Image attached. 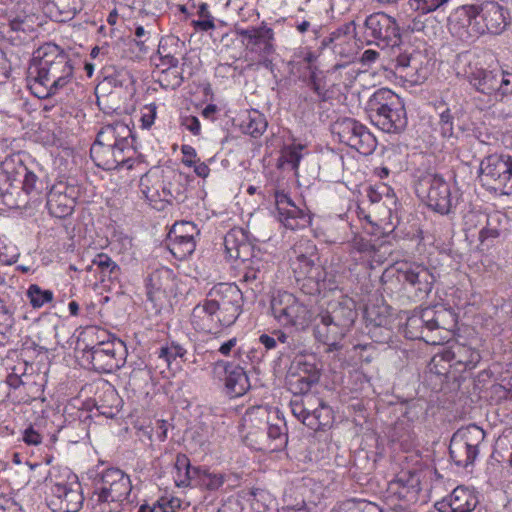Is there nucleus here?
<instances>
[{"label": "nucleus", "instance_id": "1", "mask_svg": "<svg viewBox=\"0 0 512 512\" xmlns=\"http://www.w3.org/2000/svg\"><path fill=\"white\" fill-rule=\"evenodd\" d=\"M73 66L57 45L46 44L34 53L28 68V82L39 99L59 94L72 80Z\"/></svg>", "mask_w": 512, "mask_h": 512}, {"label": "nucleus", "instance_id": "2", "mask_svg": "<svg viewBox=\"0 0 512 512\" xmlns=\"http://www.w3.org/2000/svg\"><path fill=\"white\" fill-rule=\"evenodd\" d=\"M134 136L124 122H114L100 129L90 148L94 163L104 170H114L120 166L132 167Z\"/></svg>", "mask_w": 512, "mask_h": 512}, {"label": "nucleus", "instance_id": "3", "mask_svg": "<svg viewBox=\"0 0 512 512\" xmlns=\"http://www.w3.org/2000/svg\"><path fill=\"white\" fill-rule=\"evenodd\" d=\"M130 477L118 468H108L94 479L90 498L92 512H120L131 499Z\"/></svg>", "mask_w": 512, "mask_h": 512}, {"label": "nucleus", "instance_id": "4", "mask_svg": "<svg viewBox=\"0 0 512 512\" xmlns=\"http://www.w3.org/2000/svg\"><path fill=\"white\" fill-rule=\"evenodd\" d=\"M188 177L170 167L153 168L140 179V190L150 203H181L186 199ZM162 209L163 205L157 207Z\"/></svg>", "mask_w": 512, "mask_h": 512}, {"label": "nucleus", "instance_id": "5", "mask_svg": "<svg viewBox=\"0 0 512 512\" xmlns=\"http://www.w3.org/2000/svg\"><path fill=\"white\" fill-rule=\"evenodd\" d=\"M371 122L387 133H401L407 126V116L402 99L390 89L374 92L367 102Z\"/></svg>", "mask_w": 512, "mask_h": 512}, {"label": "nucleus", "instance_id": "6", "mask_svg": "<svg viewBox=\"0 0 512 512\" xmlns=\"http://www.w3.org/2000/svg\"><path fill=\"white\" fill-rule=\"evenodd\" d=\"M270 305L272 315L278 323L297 330L307 329L319 315L312 309V303H306L305 299L299 300L287 291L275 293Z\"/></svg>", "mask_w": 512, "mask_h": 512}, {"label": "nucleus", "instance_id": "7", "mask_svg": "<svg viewBox=\"0 0 512 512\" xmlns=\"http://www.w3.org/2000/svg\"><path fill=\"white\" fill-rule=\"evenodd\" d=\"M485 431L475 424L459 428L451 437L449 454L459 467L472 466L480 453Z\"/></svg>", "mask_w": 512, "mask_h": 512}, {"label": "nucleus", "instance_id": "8", "mask_svg": "<svg viewBox=\"0 0 512 512\" xmlns=\"http://www.w3.org/2000/svg\"><path fill=\"white\" fill-rule=\"evenodd\" d=\"M331 135L363 155L371 154L377 141L374 135L359 121L353 118H341L329 126Z\"/></svg>", "mask_w": 512, "mask_h": 512}, {"label": "nucleus", "instance_id": "9", "mask_svg": "<svg viewBox=\"0 0 512 512\" xmlns=\"http://www.w3.org/2000/svg\"><path fill=\"white\" fill-rule=\"evenodd\" d=\"M354 31V22H347L331 31L329 36L322 40V59L327 67L337 70L345 66L346 62L342 59L351 53Z\"/></svg>", "mask_w": 512, "mask_h": 512}, {"label": "nucleus", "instance_id": "10", "mask_svg": "<svg viewBox=\"0 0 512 512\" xmlns=\"http://www.w3.org/2000/svg\"><path fill=\"white\" fill-rule=\"evenodd\" d=\"M83 502L82 486L75 474L69 473L67 479L51 485L47 505L53 512H78Z\"/></svg>", "mask_w": 512, "mask_h": 512}, {"label": "nucleus", "instance_id": "11", "mask_svg": "<svg viewBox=\"0 0 512 512\" xmlns=\"http://www.w3.org/2000/svg\"><path fill=\"white\" fill-rule=\"evenodd\" d=\"M463 10L468 17L469 25H474L480 34L487 32L497 35L507 26L505 10L497 2L487 1L481 6H465Z\"/></svg>", "mask_w": 512, "mask_h": 512}, {"label": "nucleus", "instance_id": "12", "mask_svg": "<svg viewBox=\"0 0 512 512\" xmlns=\"http://www.w3.org/2000/svg\"><path fill=\"white\" fill-rule=\"evenodd\" d=\"M416 193L429 208L446 215L452 208V197L449 184L437 174L422 176L416 184Z\"/></svg>", "mask_w": 512, "mask_h": 512}, {"label": "nucleus", "instance_id": "13", "mask_svg": "<svg viewBox=\"0 0 512 512\" xmlns=\"http://www.w3.org/2000/svg\"><path fill=\"white\" fill-rule=\"evenodd\" d=\"M238 310H228L208 301L198 304L193 308L191 321L194 327L202 332L217 333L223 327H229L235 323L239 317Z\"/></svg>", "mask_w": 512, "mask_h": 512}, {"label": "nucleus", "instance_id": "14", "mask_svg": "<svg viewBox=\"0 0 512 512\" xmlns=\"http://www.w3.org/2000/svg\"><path fill=\"white\" fill-rule=\"evenodd\" d=\"M125 356L126 346L119 339L99 342L85 351L86 359L100 373H111L121 368L125 363Z\"/></svg>", "mask_w": 512, "mask_h": 512}, {"label": "nucleus", "instance_id": "15", "mask_svg": "<svg viewBox=\"0 0 512 512\" xmlns=\"http://www.w3.org/2000/svg\"><path fill=\"white\" fill-rule=\"evenodd\" d=\"M365 28L368 36L374 39L382 49L394 50L401 44V34L396 20L383 12L369 15L365 20Z\"/></svg>", "mask_w": 512, "mask_h": 512}, {"label": "nucleus", "instance_id": "16", "mask_svg": "<svg viewBox=\"0 0 512 512\" xmlns=\"http://www.w3.org/2000/svg\"><path fill=\"white\" fill-rule=\"evenodd\" d=\"M320 256L314 258L300 255L297 258L295 272L299 274L297 281L300 283V290L307 296L306 303H312V309L317 310L320 301Z\"/></svg>", "mask_w": 512, "mask_h": 512}, {"label": "nucleus", "instance_id": "17", "mask_svg": "<svg viewBox=\"0 0 512 512\" xmlns=\"http://www.w3.org/2000/svg\"><path fill=\"white\" fill-rule=\"evenodd\" d=\"M212 375L224 381L226 394L232 398L244 395L250 389L248 376L240 365L219 360L213 364Z\"/></svg>", "mask_w": 512, "mask_h": 512}, {"label": "nucleus", "instance_id": "18", "mask_svg": "<svg viewBox=\"0 0 512 512\" xmlns=\"http://www.w3.org/2000/svg\"><path fill=\"white\" fill-rule=\"evenodd\" d=\"M512 177V157L509 155H489L479 166V178L484 185L504 186Z\"/></svg>", "mask_w": 512, "mask_h": 512}, {"label": "nucleus", "instance_id": "19", "mask_svg": "<svg viewBox=\"0 0 512 512\" xmlns=\"http://www.w3.org/2000/svg\"><path fill=\"white\" fill-rule=\"evenodd\" d=\"M301 364L303 367L302 370L307 373V376H304L299 380L300 391L303 394V398L301 403L292 404V413L302 421L303 417L306 416V413L314 406V398H317L312 393V390L315 389V393H317L320 373L315 364H312L307 360Z\"/></svg>", "mask_w": 512, "mask_h": 512}, {"label": "nucleus", "instance_id": "20", "mask_svg": "<svg viewBox=\"0 0 512 512\" xmlns=\"http://www.w3.org/2000/svg\"><path fill=\"white\" fill-rule=\"evenodd\" d=\"M275 204L279 221L286 228L295 230L310 223V216L297 207L284 192H275Z\"/></svg>", "mask_w": 512, "mask_h": 512}, {"label": "nucleus", "instance_id": "21", "mask_svg": "<svg viewBox=\"0 0 512 512\" xmlns=\"http://www.w3.org/2000/svg\"><path fill=\"white\" fill-rule=\"evenodd\" d=\"M420 492V478L417 473L406 471L388 484V497L405 503L415 502Z\"/></svg>", "mask_w": 512, "mask_h": 512}, {"label": "nucleus", "instance_id": "22", "mask_svg": "<svg viewBox=\"0 0 512 512\" xmlns=\"http://www.w3.org/2000/svg\"><path fill=\"white\" fill-rule=\"evenodd\" d=\"M204 301L215 304L216 308L221 306L241 313L242 292L235 284L219 283L210 290Z\"/></svg>", "mask_w": 512, "mask_h": 512}, {"label": "nucleus", "instance_id": "23", "mask_svg": "<svg viewBox=\"0 0 512 512\" xmlns=\"http://www.w3.org/2000/svg\"><path fill=\"white\" fill-rule=\"evenodd\" d=\"M224 246L231 259H239L246 263L250 258H254L253 246L242 228L231 229L224 237Z\"/></svg>", "mask_w": 512, "mask_h": 512}, {"label": "nucleus", "instance_id": "24", "mask_svg": "<svg viewBox=\"0 0 512 512\" xmlns=\"http://www.w3.org/2000/svg\"><path fill=\"white\" fill-rule=\"evenodd\" d=\"M286 423L283 418L275 416V420H271L265 426L264 438L255 441L254 448L258 450L277 451L282 449L287 443Z\"/></svg>", "mask_w": 512, "mask_h": 512}, {"label": "nucleus", "instance_id": "25", "mask_svg": "<svg viewBox=\"0 0 512 512\" xmlns=\"http://www.w3.org/2000/svg\"><path fill=\"white\" fill-rule=\"evenodd\" d=\"M478 504L476 495L469 489L458 486L449 497L436 503L439 512H471Z\"/></svg>", "mask_w": 512, "mask_h": 512}, {"label": "nucleus", "instance_id": "26", "mask_svg": "<svg viewBox=\"0 0 512 512\" xmlns=\"http://www.w3.org/2000/svg\"><path fill=\"white\" fill-rule=\"evenodd\" d=\"M44 8L55 21L66 22L82 10L83 3L82 0H44Z\"/></svg>", "mask_w": 512, "mask_h": 512}, {"label": "nucleus", "instance_id": "27", "mask_svg": "<svg viewBox=\"0 0 512 512\" xmlns=\"http://www.w3.org/2000/svg\"><path fill=\"white\" fill-rule=\"evenodd\" d=\"M270 412L266 407L256 406L248 409L243 417L244 425L247 428L253 429L255 431H249L246 438L253 441V437H255V441H259L260 438H264L265 426L269 422Z\"/></svg>", "mask_w": 512, "mask_h": 512}, {"label": "nucleus", "instance_id": "28", "mask_svg": "<svg viewBox=\"0 0 512 512\" xmlns=\"http://www.w3.org/2000/svg\"><path fill=\"white\" fill-rule=\"evenodd\" d=\"M498 77V72L483 68L472 69L467 74L468 82L476 89V91L485 95L497 93Z\"/></svg>", "mask_w": 512, "mask_h": 512}, {"label": "nucleus", "instance_id": "29", "mask_svg": "<svg viewBox=\"0 0 512 512\" xmlns=\"http://www.w3.org/2000/svg\"><path fill=\"white\" fill-rule=\"evenodd\" d=\"M274 31L270 27H257L251 41L246 43V49L252 53L258 54L262 58H267L274 53Z\"/></svg>", "mask_w": 512, "mask_h": 512}, {"label": "nucleus", "instance_id": "30", "mask_svg": "<svg viewBox=\"0 0 512 512\" xmlns=\"http://www.w3.org/2000/svg\"><path fill=\"white\" fill-rule=\"evenodd\" d=\"M403 279L405 282L414 286L416 290L422 294H429L432 290L435 277L424 266H414L403 272Z\"/></svg>", "mask_w": 512, "mask_h": 512}, {"label": "nucleus", "instance_id": "31", "mask_svg": "<svg viewBox=\"0 0 512 512\" xmlns=\"http://www.w3.org/2000/svg\"><path fill=\"white\" fill-rule=\"evenodd\" d=\"M47 207L52 216L62 219L72 214L75 200L66 193L52 189L48 194Z\"/></svg>", "mask_w": 512, "mask_h": 512}, {"label": "nucleus", "instance_id": "32", "mask_svg": "<svg viewBox=\"0 0 512 512\" xmlns=\"http://www.w3.org/2000/svg\"><path fill=\"white\" fill-rule=\"evenodd\" d=\"M392 52L396 61V69L405 72L406 76H412L414 72H418L422 58L420 51L414 49H411V51L402 50L399 44Z\"/></svg>", "mask_w": 512, "mask_h": 512}, {"label": "nucleus", "instance_id": "33", "mask_svg": "<svg viewBox=\"0 0 512 512\" xmlns=\"http://www.w3.org/2000/svg\"><path fill=\"white\" fill-rule=\"evenodd\" d=\"M174 470V479L178 487H187L192 479L200 476V468L192 467L189 458L182 453L176 456Z\"/></svg>", "mask_w": 512, "mask_h": 512}, {"label": "nucleus", "instance_id": "34", "mask_svg": "<svg viewBox=\"0 0 512 512\" xmlns=\"http://www.w3.org/2000/svg\"><path fill=\"white\" fill-rule=\"evenodd\" d=\"M302 60L300 61L301 69L303 70V79L307 81L316 93H319L320 85L318 82V55L308 49L301 52Z\"/></svg>", "mask_w": 512, "mask_h": 512}, {"label": "nucleus", "instance_id": "35", "mask_svg": "<svg viewBox=\"0 0 512 512\" xmlns=\"http://www.w3.org/2000/svg\"><path fill=\"white\" fill-rule=\"evenodd\" d=\"M89 270L99 273L101 281L104 282L106 279H116L120 268L107 254L99 253L92 260Z\"/></svg>", "mask_w": 512, "mask_h": 512}, {"label": "nucleus", "instance_id": "36", "mask_svg": "<svg viewBox=\"0 0 512 512\" xmlns=\"http://www.w3.org/2000/svg\"><path fill=\"white\" fill-rule=\"evenodd\" d=\"M322 170L328 181L338 182L343 171V157L328 150L322 158Z\"/></svg>", "mask_w": 512, "mask_h": 512}, {"label": "nucleus", "instance_id": "37", "mask_svg": "<svg viewBox=\"0 0 512 512\" xmlns=\"http://www.w3.org/2000/svg\"><path fill=\"white\" fill-rule=\"evenodd\" d=\"M170 251L179 259L190 256L196 247L195 237L168 234Z\"/></svg>", "mask_w": 512, "mask_h": 512}, {"label": "nucleus", "instance_id": "38", "mask_svg": "<svg viewBox=\"0 0 512 512\" xmlns=\"http://www.w3.org/2000/svg\"><path fill=\"white\" fill-rule=\"evenodd\" d=\"M267 125V120L262 113L258 110H251L248 112L247 119L243 122L242 128L244 133L258 138L266 131Z\"/></svg>", "mask_w": 512, "mask_h": 512}, {"label": "nucleus", "instance_id": "39", "mask_svg": "<svg viewBox=\"0 0 512 512\" xmlns=\"http://www.w3.org/2000/svg\"><path fill=\"white\" fill-rule=\"evenodd\" d=\"M248 264L244 268L243 275L239 282L241 284L248 285L251 290H255L261 284L262 279V271L261 267L263 266L261 260L258 258H250L247 261Z\"/></svg>", "mask_w": 512, "mask_h": 512}, {"label": "nucleus", "instance_id": "40", "mask_svg": "<svg viewBox=\"0 0 512 512\" xmlns=\"http://www.w3.org/2000/svg\"><path fill=\"white\" fill-rule=\"evenodd\" d=\"M503 220L507 222V218L503 214L494 213L489 215L486 226L479 233V239L483 242L487 239L500 237L506 231L505 228L501 227Z\"/></svg>", "mask_w": 512, "mask_h": 512}, {"label": "nucleus", "instance_id": "41", "mask_svg": "<svg viewBox=\"0 0 512 512\" xmlns=\"http://www.w3.org/2000/svg\"><path fill=\"white\" fill-rule=\"evenodd\" d=\"M452 356L457 364L464 366V369H472L480 361L479 352L465 345H457L452 351Z\"/></svg>", "mask_w": 512, "mask_h": 512}, {"label": "nucleus", "instance_id": "42", "mask_svg": "<svg viewBox=\"0 0 512 512\" xmlns=\"http://www.w3.org/2000/svg\"><path fill=\"white\" fill-rule=\"evenodd\" d=\"M301 145L284 148L278 158V167L283 170L296 171L302 157Z\"/></svg>", "mask_w": 512, "mask_h": 512}, {"label": "nucleus", "instance_id": "43", "mask_svg": "<svg viewBox=\"0 0 512 512\" xmlns=\"http://www.w3.org/2000/svg\"><path fill=\"white\" fill-rule=\"evenodd\" d=\"M186 353L187 350L182 345L174 341L165 343L155 351L157 357L163 360V362L168 366L176 358L184 360Z\"/></svg>", "mask_w": 512, "mask_h": 512}, {"label": "nucleus", "instance_id": "44", "mask_svg": "<svg viewBox=\"0 0 512 512\" xmlns=\"http://www.w3.org/2000/svg\"><path fill=\"white\" fill-rule=\"evenodd\" d=\"M158 83L165 89L175 90L183 82L182 73L177 68H163L158 76Z\"/></svg>", "mask_w": 512, "mask_h": 512}, {"label": "nucleus", "instance_id": "45", "mask_svg": "<svg viewBox=\"0 0 512 512\" xmlns=\"http://www.w3.org/2000/svg\"><path fill=\"white\" fill-rule=\"evenodd\" d=\"M26 294L33 308H41L44 304L53 300V292L43 290L37 284H31Z\"/></svg>", "mask_w": 512, "mask_h": 512}, {"label": "nucleus", "instance_id": "46", "mask_svg": "<svg viewBox=\"0 0 512 512\" xmlns=\"http://www.w3.org/2000/svg\"><path fill=\"white\" fill-rule=\"evenodd\" d=\"M449 1L450 0H408V4L415 11L428 14L443 7Z\"/></svg>", "mask_w": 512, "mask_h": 512}, {"label": "nucleus", "instance_id": "47", "mask_svg": "<svg viewBox=\"0 0 512 512\" xmlns=\"http://www.w3.org/2000/svg\"><path fill=\"white\" fill-rule=\"evenodd\" d=\"M200 479L202 484L208 490H217L219 489L225 482V475L222 473H212L208 471L200 470Z\"/></svg>", "mask_w": 512, "mask_h": 512}, {"label": "nucleus", "instance_id": "48", "mask_svg": "<svg viewBox=\"0 0 512 512\" xmlns=\"http://www.w3.org/2000/svg\"><path fill=\"white\" fill-rule=\"evenodd\" d=\"M317 404L310 409L309 412L306 413V416L303 417L302 423L307 426L309 429L313 430L315 433L320 430V413L318 412V408L320 407V399L316 398Z\"/></svg>", "mask_w": 512, "mask_h": 512}, {"label": "nucleus", "instance_id": "49", "mask_svg": "<svg viewBox=\"0 0 512 512\" xmlns=\"http://www.w3.org/2000/svg\"><path fill=\"white\" fill-rule=\"evenodd\" d=\"M169 233H173V235H185V236H191V237H195L199 234V231L196 227V225L192 222H189V221H181V222H177L175 223L170 232Z\"/></svg>", "mask_w": 512, "mask_h": 512}, {"label": "nucleus", "instance_id": "50", "mask_svg": "<svg viewBox=\"0 0 512 512\" xmlns=\"http://www.w3.org/2000/svg\"><path fill=\"white\" fill-rule=\"evenodd\" d=\"M497 93L501 96L512 95V72H499Z\"/></svg>", "mask_w": 512, "mask_h": 512}, {"label": "nucleus", "instance_id": "51", "mask_svg": "<svg viewBox=\"0 0 512 512\" xmlns=\"http://www.w3.org/2000/svg\"><path fill=\"white\" fill-rule=\"evenodd\" d=\"M439 125L443 137H451L453 135V116L450 109L447 108L440 114Z\"/></svg>", "mask_w": 512, "mask_h": 512}, {"label": "nucleus", "instance_id": "52", "mask_svg": "<svg viewBox=\"0 0 512 512\" xmlns=\"http://www.w3.org/2000/svg\"><path fill=\"white\" fill-rule=\"evenodd\" d=\"M451 317V314L446 310H439L438 316L433 317L432 320L426 322L424 326L432 331L435 329H448L446 318Z\"/></svg>", "mask_w": 512, "mask_h": 512}, {"label": "nucleus", "instance_id": "53", "mask_svg": "<svg viewBox=\"0 0 512 512\" xmlns=\"http://www.w3.org/2000/svg\"><path fill=\"white\" fill-rule=\"evenodd\" d=\"M136 39L134 40L136 46L139 48V51L146 52L147 46L146 42L150 38V31H147L143 26L138 25L134 31Z\"/></svg>", "mask_w": 512, "mask_h": 512}, {"label": "nucleus", "instance_id": "54", "mask_svg": "<svg viewBox=\"0 0 512 512\" xmlns=\"http://www.w3.org/2000/svg\"><path fill=\"white\" fill-rule=\"evenodd\" d=\"M491 395L499 402L512 400V388H507L502 384H494L491 387Z\"/></svg>", "mask_w": 512, "mask_h": 512}, {"label": "nucleus", "instance_id": "55", "mask_svg": "<svg viewBox=\"0 0 512 512\" xmlns=\"http://www.w3.org/2000/svg\"><path fill=\"white\" fill-rule=\"evenodd\" d=\"M24 170H25V175H24V180H23V190L27 194H30V193L38 190V186H37L38 177L34 172L28 170L26 167H24Z\"/></svg>", "mask_w": 512, "mask_h": 512}, {"label": "nucleus", "instance_id": "56", "mask_svg": "<svg viewBox=\"0 0 512 512\" xmlns=\"http://www.w3.org/2000/svg\"><path fill=\"white\" fill-rule=\"evenodd\" d=\"M156 106L154 104L145 106L144 112L142 114V124L143 127L149 128L154 123V120L156 118Z\"/></svg>", "mask_w": 512, "mask_h": 512}, {"label": "nucleus", "instance_id": "57", "mask_svg": "<svg viewBox=\"0 0 512 512\" xmlns=\"http://www.w3.org/2000/svg\"><path fill=\"white\" fill-rule=\"evenodd\" d=\"M182 125L194 135H198L200 133V121L195 116H187L182 118Z\"/></svg>", "mask_w": 512, "mask_h": 512}, {"label": "nucleus", "instance_id": "58", "mask_svg": "<svg viewBox=\"0 0 512 512\" xmlns=\"http://www.w3.org/2000/svg\"><path fill=\"white\" fill-rule=\"evenodd\" d=\"M23 441L28 445H39L42 437L33 427H29L23 433Z\"/></svg>", "mask_w": 512, "mask_h": 512}, {"label": "nucleus", "instance_id": "59", "mask_svg": "<svg viewBox=\"0 0 512 512\" xmlns=\"http://www.w3.org/2000/svg\"><path fill=\"white\" fill-rule=\"evenodd\" d=\"M181 151L183 154V164H185L188 167L193 166V164H195L193 158H195L197 155L196 150L190 145H183Z\"/></svg>", "mask_w": 512, "mask_h": 512}, {"label": "nucleus", "instance_id": "60", "mask_svg": "<svg viewBox=\"0 0 512 512\" xmlns=\"http://www.w3.org/2000/svg\"><path fill=\"white\" fill-rule=\"evenodd\" d=\"M156 66L163 68H177L178 59L172 53L164 54V56L159 58V63H157Z\"/></svg>", "mask_w": 512, "mask_h": 512}, {"label": "nucleus", "instance_id": "61", "mask_svg": "<svg viewBox=\"0 0 512 512\" xmlns=\"http://www.w3.org/2000/svg\"><path fill=\"white\" fill-rule=\"evenodd\" d=\"M193 25L195 28L201 31H208L215 28L213 17L211 18H203V20H194Z\"/></svg>", "mask_w": 512, "mask_h": 512}, {"label": "nucleus", "instance_id": "62", "mask_svg": "<svg viewBox=\"0 0 512 512\" xmlns=\"http://www.w3.org/2000/svg\"><path fill=\"white\" fill-rule=\"evenodd\" d=\"M380 56L379 52L368 49L365 50L361 55V62L365 65H369L376 61V59Z\"/></svg>", "mask_w": 512, "mask_h": 512}, {"label": "nucleus", "instance_id": "63", "mask_svg": "<svg viewBox=\"0 0 512 512\" xmlns=\"http://www.w3.org/2000/svg\"><path fill=\"white\" fill-rule=\"evenodd\" d=\"M259 342L264 345L267 350L274 349L276 347L275 335L262 334L259 337Z\"/></svg>", "mask_w": 512, "mask_h": 512}, {"label": "nucleus", "instance_id": "64", "mask_svg": "<svg viewBox=\"0 0 512 512\" xmlns=\"http://www.w3.org/2000/svg\"><path fill=\"white\" fill-rule=\"evenodd\" d=\"M193 166H194V172L196 173L197 176H199L201 178H206L210 173V168L204 162H199V163L195 162V164H193Z\"/></svg>", "mask_w": 512, "mask_h": 512}]
</instances>
